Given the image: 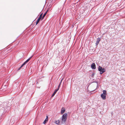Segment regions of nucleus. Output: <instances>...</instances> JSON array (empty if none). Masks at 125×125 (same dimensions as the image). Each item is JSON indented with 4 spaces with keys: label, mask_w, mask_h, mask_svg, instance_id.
I'll use <instances>...</instances> for the list:
<instances>
[{
    "label": "nucleus",
    "mask_w": 125,
    "mask_h": 125,
    "mask_svg": "<svg viewBox=\"0 0 125 125\" xmlns=\"http://www.w3.org/2000/svg\"><path fill=\"white\" fill-rule=\"evenodd\" d=\"M101 40V39L100 38H97V39L96 42V45H98V44H99V42Z\"/></svg>",
    "instance_id": "1a4fd4ad"
},
{
    "label": "nucleus",
    "mask_w": 125,
    "mask_h": 125,
    "mask_svg": "<svg viewBox=\"0 0 125 125\" xmlns=\"http://www.w3.org/2000/svg\"><path fill=\"white\" fill-rule=\"evenodd\" d=\"M42 13L40 15V17L38 19L36 22V25H37L38 23H39V21H40L41 19L42 18Z\"/></svg>",
    "instance_id": "0eeeda50"
},
{
    "label": "nucleus",
    "mask_w": 125,
    "mask_h": 125,
    "mask_svg": "<svg viewBox=\"0 0 125 125\" xmlns=\"http://www.w3.org/2000/svg\"><path fill=\"white\" fill-rule=\"evenodd\" d=\"M32 56L29 58V59L27 60L21 66L20 69L24 65L26 64L30 60Z\"/></svg>",
    "instance_id": "39448f33"
},
{
    "label": "nucleus",
    "mask_w": 125,
    "mask_h": 125,
    "mask_svg": "<svg viewBox=\"0 0 125 125\" xmlns=\"http://www.w3.org/2000/svg\"><path fill=\"white\" fill-rule=\"evenodd\" d=\"M98 70L100 72L101 74H102L105 71V69L104 68H102V67L99 66L98 68Z\"/></svg>",
    "instance_id": "7ed1b4c3"
},
{
    "label": "nucleus",
    "mask_w": 125,
    "mask_h": 125,
    "mask_svg": "<svg viewBox=\"0 0 125 125\" xmlns=\"http://www.w3.org/2000/svg\"><path fill=\"white\" fill-rule=\"evenodd\" d=\"M61 83H60L59 84V85H58V86L59 87H60V85H61Z\"/></svg>",
    "instance_id": "dca6fc26"
},
{
    "label": "nucleus",
    "mask_w": 125,
    "mask_h": 125,
    "mask_svg": "<svg viewBox=\"0 0 125 125\" xmlns=\"http://www.w3.org/2000/svg\"><path fill=\"white\" fill-rule=\"evenodd\" d=\"M65 111V108H62V109L61 113L62 114Z\"/></svg>",
    "instance_id": "9b49d317"
},
{
    "label": "nucleus",
    "mask_w": 125,
    "mask_h": 125,
    "mask_svg": "<svg viewBox=\"0 0 125 125\" xmlns=\"http://www.w3.org/2000/svg\"><path fill=\"white\" fill-rule=\"evenodd\" d=\"M62 80H63V79H62L61 80V82H60V83H61L62 82Z\"/></svg>",
    "instance_id": "f3484780"
},
{
    "label": "nucleus",
    "mask_w": 125,
    "mask_h": 125,
    "mask_svg": "<svg viewBox=\"0 0 125 125\" xmlns=\"http://www.w3.org/2000/svg\"><path fill=\"white\" fill-rule=\"evenodd\" d=\"M60 87H59L58 86L57 89H56V90H56L57 91L59 90V88H60Z\"/></svg>",
    "instance_id": "2eb2a0df"
},
{
    "label": "nucleus",
    "mask_w": 125,
    "mask_h": 125,
    "mask_svg": "<svg viewBox=\"0 0 125 125\" xmlns=\"http://www.w3.org/2000/svg\"><path fill=\"white\" fill-rule=\"evenodd\" d=\"M107 95L106 91L105 90L103 91V93L101 95V97L103 99L105 100L106 98V96Z\"/></svg>",
    "instance_id": "f03ea898"
},
{
    "label": "nucleus",
    "mask_w": 125,
    "mask_h": 125,
    "mask_svg": "<svg viewBox=\"0 0 125 125\" xmlns=\"http://www.w3.org/2000/svg\"><path fill=\"white\" fill-rule=\"evenodd\" d=\"M57 91L55 90L54 92L53 93V94L52 95V97H53L55 94L57 92Z\"/></svg>",
    "instance_id": "f8f14e48"
},
{
    "label": "nucleus",
    "mask_w": 125,
    "mask_h": 125,
    "mask_svg": "<svg viewBox=\"0 0 125 125\" xmlns=\"http://www.w3.org/2000/svg\"><path fill=\"white\" fill-rule=\"evenodd\" d=\"M67 118V114L65 113L62 116L61 119V122L62 124H64Z\"/></svg>",
    "instance_id": "f257e3e1"
},
{
    "label": "nucleus",
    "mask_w": 125,
    "mask_h": 125,
    "mask_svg": "<svg viewBox=\"0 0 125 125\" xmlns=\"http://www.w3.org/2000/svg\"><path fill=\"white\" fill-rule=\"evenodd\" d=\"M48 10H47V11L43 15L42 17V20L44 18V17L47 14V12Z\"/></svg>",
    "instance_id": "4468645a"
},
{
    "label": "nucleus",
    "mask_w": 125,
    "mask_h": 125,
    "mask_svg": "<svg viewBox=\"0 0 125 125\" xmlns=\"http://www.w3.org/2000/svg\"><path fill=\"white\" fill-rule=\"evenodd\" d=\"M48 116H47L46 118L43 122V124H45L47 122L48 120Z\"/></svg>",
    "instance_id": "9d476101"
},
{
    "label": "nucleus",
    "mask_w": 125,
    "mask_h": 125,
    "mask_svg": "<svg viewBox=\"0 0 125 125\" xmlns=\"http://www.w3.org/2000/svg\"><path fill=\"white\" fill-rule=\"evenodd\" d=\"M32 56L29 58V59L27 60L21 66L20 69L24 65L26 64L30 60Z\"/></svg>",
    "instance_id": "423d86ee"
},
{
    "label": "nucleus",
    "mask_w": 125,
    "mask_h": 125,
    "mask_svg": "<svg viewBox=\"0 0 125 125\" xmlns=\"http://www.w3.org/2000/svg\"><path fill=\"white\" fill-rule=\"evenodd\" d=\"M55 124L59 125L60 124V121L59 120H57L55 121Z\"/></svg>",
    "instance_id": "ddd939ff"
},
{
    "label": "nucleus",
    "mask_w": 125,
    "mask_h": 125,
    "mask_svg": "<svg viewBox=\"0 0 125 125\" xmlns=\"http://www.w3.org/2000/svg\"><path fill=\"white\" fill-rule=\"evenodd\" d=\"M32 56L29 58V59L27 60L21 66L20 69L24 65L26 64L30 60Z\"/></svg>",
    "instance_id": "20e7f679"
},
{
    "label": "nucleus",
    "mask_w": 125,
    "mask_h": 125,
    "mask_svg": "<svg viewBox=\"0 0 125 125\" xmlns=\"http://www.w3.org/2000/svg\"><path fill=\"white\" fill-rule=\"evenodd\" d=\"M91 67L93 69H95L96 68V65L94 63H93L91 65Z\"/></svg>",
    "instance_id": "6e6552de"
}]
</instances>
